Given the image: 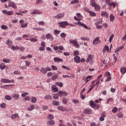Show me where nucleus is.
<instances>
[{
	"label": "nucleus",
	"instance_id": "bf43d9fd",
	"mask_svg": "<svg viewBox=\"0 0 126 126\" xmlns=\"http://www.w3.org/2000/svg\"><path fill=\"white\" fill-rule=\"evenodd\" d=\"M45 49H46V48L44 46L40 47L39 48V51H45Z\"/></svg>",
	"mask_w": 126,
	"mask_h": 126
},
{
	"label": "nucleus",
	"instance_id": "a211bd4d",
	"mask_svg": "<svg viewBox=\"0 0 126 126\" xmlns=\"http://www.w3.org/2000/svg\"><path fill=\"white\" fill-rule=\"evenodd\" d=\"M92 59H93L92 55H89L88 57L87 58V59L86 61V63H89L90 61H92Z\"/></svg>",
	"mask_w": 126,
	"mask_h": 126
},
{
	"label": "nucleus",
	"instance_id": "603ef678",
	"mask_svg": "<svg viewBox=\"0 0 126 126\" xmlns=\"http://www.w3.org/2000/svg\"><path fill=\"white\" fill-rule=\"evenodd\" d=\"M51 67H52L53 70H57L58 69V67H57V66H56L54 65H52L51 66Z\"/></svg>",
	"mask_w": 126,
	"mask_h": 126
},
{
	"label": "nucleus",
	"instance_id": "393cba45",
	"mask_svg": "<svg viewBox=\"0 0 126 126\" xmlns=\"http://www.w3.org/2000/svg\"><path fill=\"white\" fill-rule=\"evenodd\" d=\"M94 7V9L95 10H96V11H99V10H100V5H99L98 4H96V5H95Z\"/></svg>",
	"mask_w": 126,
	"mask_h": 126
},
{
	"label": "nucleus",
	"instance_id": "a19ab883",
	"mask_svg": "<svg viewBox=\"0 0 126 126\" xmlns=\"http://www.w3.org/2000/svg\"><path fill=\"white\" fill-rule=\"evenodd\" d=\"M26 66H29L31 64V63L29 61H26L25 62Z\"/></svg>",
	"mask_w": 126,
	"mask_h": 126
},
{
	"label": "nucleus",
	"instance_id": "7c9ffc66",
	"mask_svg": "<svg viewBox=\"0 0 126 126\" xmlns=\"http://www.w3.org/2000/svg\"><path fill=\"white\" fill-rule=\"evenodd\" d=\"M95 25L97 29H102V28L103 27V26H102V25H99V24H98V23H95Z\"/></svg>",
	"mask_w": 126,
	"mask_h": 126
},
{
	"label": "nucleus",
	"instance_id": "f3484780",
	"mask_svg": "<svg viewBox=\"0 0 126 126\" xmlns=\"http://www.w3.org/2000/svg\"><path fill=\"white\" fill-rule=\"evenodd\" d=\"M90 4L92 7H94L97 4V3H96V1L90 0Z\"/></svg>",
	"mask_w": 126,
	"mask_h": 126
},
{
	"label": "nucleus",
	"instance_id": "052dcab7",
	"mask_svg": "<svg viewBox=\"0 0 126 126\" xmlns=\"http://www.w3.org/2000/svg\"><path fill=\"white\" fill-rule=\"evenodd\" d=\"M114 38V34H112L109 38V42H110V43H111L112 42V40H113Z\"/></svg>",
	"mask_w": 126,
	"mask_h": 126
},
{
	"label": "nucleus",
	"instance_id": "c85d7f7f",
	"mask_svg": "<svg viewBox=\"0 0 126 126\" xmlns=\"http://www.w3.org/2000/svg\"><path fill=\"white\" fill-rule=\"evenodd\" d=\"M6 44L9 46H10L12 44V41H11L10 39H8L6 42Z\"/></svg>",
	"mask_w": 126,
	"mask_h": 126
},
{
	"label": "nucleus",
	"instance_id": "4468645a",
	"mask_svg": "<svg viewBox=\"0 0 126 126\" xmlns=\"http://www.w3.org/2000/svg\"><path fill=\"white\" fill-rule=\"evenodd\" d=\"M107 51L109 53V46L108 45H105L102 50L103 53L105 54Z\"/></svg>",
	"mask_w": 126,
	"mask_h": 126
},
{
	"label": "nucleus",
	"instance_id": "49530a36",
	"mask_svg": "<svg viewBox=\"0 0 126 126\" xmlns=\"http://www.w3.org/2000/svg\"><path fill=\"white\" fill-rule=\"evenodd\" d=\"M29 40L31 42H38V39L34 38H31Z\"/></svg>",
	"mask_w": 126,
	"mask_h": 126
},
{
	"label": "nucleus",
	"instance_id": "79ce46f5",
	"mask_svg": "<svg viewBox=\"0 0 126 126\" xmlns=\"http://www.w3.org/2000/svg\"><path fill=\"white\" fill-rule=\"evenodd\" d=\"M81 39L83 41H89V38H87L86 37H81Z\"/></svg>",
	"mask_w": 126,
	"mask_h": 126
},
{
	"label": "nucleus",
	"instance_id": "cd10ccee",
	"mask_svg": "<svg viewBox=\"0 0 126 126\" xmlns=\"http://www.w3.org/2000/svg\"><path fill=\"white\" fill-rule=\"evenodd\" d=\"M53 105L54 106H59L60 105V102L54 100L52 102Z\"/></svg>",
	"mask_w": 126,
	"mask_h": 126
},
{
	"label": "nucleus",
	"instance_id": "473e14b6",
	"mask_svg": "<svg viewBox=\"0 0 126 126\" xmlns=\"http://www.w3.org/2000/svg\"><path fill=\"white\" fill-rule=\"evenodd\" d=\"M56 84L57 86H60V87H63V84L62 82H57Z\"/></svg>",
	"mask_w": 126,
	"mask_h": 126
},
{
	"label": "nucleus",
	"instance_id": "6ab92c4d",
	"mask_svg": "<svg viewBox=\"0 0 126 126\" xmlns=\"http://www.w3.org/2000/svg\"><path fill=\"white\" fill-rule=\"evenodd\" d=\"M115 21V16H114V15L113 14H111L110 15V21L111 22H113Z\"/></svg>",
	"mask_w": 126,
	"mask_h": 126
},
{
	"label": "nucleus",
	"instance_id": "4d7b16f0",
	"mask_svg": "<svg viewBox=\"0 0 126 126\" xmlns=\"http://www.w3.org/2000/svg\"><path fill=\"white\" fill-rule=\"evenodd\" d=\"M42 2H43L42 0H37L36 1V4H39L40 3H42Z\"/></svg>",
	"mask_w": 126,
	"mask_h": 126
},
{
	"label": "nucleus",
	"instance_id": "a18cd8bd",
	"mask_svg": "<svg viewBox=\"0 0 126 126\" xmlns=\"http://www.w3.org/2000/svg\"><path fill=\"white\" fill-rule=\"evenodd\" d=\"M105 77H111V73L108 71L106 72L105 73Z\"/></svg>",
	"mask_w": 126,
	"mask_h": 126
},
{
	"label": "nucleus",
	"instance_id": "c756f323",
	"mask_svg": "<svg viewBox=\"0 0 126 126\" xmlns=\"http://www.w3.org/2000/svg\"><path fill=\"white\" fill-rule=\"evenodd\" d=\"M110 102H114V98H108L106 101V104H109Z\"/></svg>",
	"mask_w": 126,
	"mask_h": 126
},
{
	"label": "nucleus",
	"instance_id": "3c124183",
	"mask_svg": "<svg viewBox=\"0 0 126 126\" xmlns=\"http://www.w3.org/2000/svg\"><path fill=\"white\" fill-rule=\"evenodd\" d=\"M5 98L6 100H8V101L11 100V97H10L9 95H6Z\"/></svg>",
	"mask_w": 126,
	"mask_h": 126
},
{
	"label": "nucleus",
	"instance_id": "a878e982",
	"mask_svg": "<svg viewBox=\"0 0 126 126\" xmlns=\"http://www.w3.org/2000/svg\"><path fill=\"white\" fill-rule=\"evenodd\" d=\"M69 42L70 44H74V45H75V44H77V41L74 39H70Z\"/></svg>",
	"mask_w": 126,
	"mask_h": 126
},
{
	"label": "nucleus",
	"instance_id": "680f3d73",
	"mask_svg": "<svg viewBox=\"0 0 126 126\" xmlns=\"http://www.w3.org/2000/svg\"><path fill=\"white\" fill-rule=\"evenodd\" d=\"M21 27L22 28H25V27H27V24L25 23V24L21 25Z\"/></svg>",
	"mask_w": 126,
	"mask_h": 126
},
{
	"label": "nucleus",
	"instance_id": "bb28decb",
	"mask_svg": "<svg viewBox=\"0 0 126 126\" xmlns=\"http://www.w3.org/2000/svg\"><path fill=\"white\" fill-rule=\"evenodd\" d=\"M18 117H19V115H18V114H15L12 115L11 119H12V120H14L16 118H18Z\"/></svg>",
	"mask_w": 126,
	"mask_h": 126
},
{
	"label": "nucleus",
	"instance_id": "dca6fc26",
	"mask_svg": "<svg viewBox=\"0 0 126 126\" xmlns=\"http://www.w3.org/2000/svg\"><path fill=\"white\" fill-rule=\"evenodd\" d=\"M52 90L54 91V92H58L59 91V89L56 87V85H53L52 86Z\"/></svg>",
	"mask_w": 126,
	"mask_h": 126
},
{
	"label": "nucleus",
	"instance_id": "20e7f679",
	"mask_svg": "<svg viewBox=\"0 0 126 126\" xmlns=\"http://www.w3.org/2000/svg\"><path fill=\"white\" fill-rule=\"evenodd\" d=\"M58 94L60 97H63V96L65 97V96H67V93L66 92H63L62 91L58 92Z\"/></svg>",
	"mask_w": 126,
	"mask_h": 126
},
{
	"label": "nucleus",
	"instance_id": "c03bdc74",
	"mask_svg": "<svg viewBox=\"0 0 126 126\" xmlns=\"http://www.w3.org/2000/svg\"><path fill=\"white\" fill-rule=\"evenodd\" d=\"M0 68L1 69V70H3V69H4V68H5V65H4L3 64H1L0 65Z\"/></svg>",
	"mask_w": 126,
	"mask_h": 126
},
{
	"label": "nucleus",
	"instance_id": "13d9d810",
	"mask_svg": "<svg viewBox=\"0 0 126 126\" xmlns=\"http://www.w3.org/2000/svg\"><path fill=\"white\" fill-rule=\"evenodd\" d=\"M61 37H62V38H64V37H66V34L64 33V32H63L60 35Z\"/></svg>",
	"mask_w": 126,
	"mask_h": 126
},
{
	"label": "nucleus",
	"instance_id": "8fccbe9b",
	"mask_svg": "<svg viewBox=\"0 0 126 126\" xmlns=\"http://www.w3.org/2000/svg\"><path fill=\"white\" fill-rule=\"evenodd\" d=\"M59 111H64V109L63 108V107L59 106L58 108Z\"/></svg>",
	"mask_w": 126,
	"mask_h": 126
},
{
	"label": "nucleus",
	"instance_id": "6e6552de",
	"mask_svg": "<svg viewBox=\"0 0 126 126\" xmlns=\"http://www.w3.org/2000/svg\"><path fill=\"white\" fill-rule=\"evenodd\" d=\"M101 16H102L103 17H105V18H108V17H109V14L107 11H103L101 12Z\"/></svg>",
	"mask_w": 126,
	"mask_h": 126
},
{
	"label": "nucleus",
	"instance_id": "7ed1b4c3",
	"mask_svg": "<svg viewBox=\"0 0 126 126\" xmlns=\"http://www.w3.org/2000/svg\"><path fill=\"white\" fill-rule=\"evenodd\" d=\"M8 6L9 7H13L14 9H16V8H17V6H16L15 3L12 1H9Z\"/></svg>",
	"mask_w": 126,
	"mask_h": 126
},
{
	"label": "nucleus",
	"instance_id": "5701e85b",
	"mask_svg": "<svg viewBox=\"0 0 126 126\" xmlns=\"http://www.w3.org/2000/svg\"><path fill=\"white\" fill-rule=\"evenodd\" d=\"M47 126H53V125H55V121L52 120L49 121L47 123Z\"/></svg>",
	"mask_w": 126,
	"mask_h": 126
},
{
	"label": "nucleus",
	"instance_id": "6e6d98bb",
	"mask_svg": "<svg viewBox=\"0 0 126 126\" xmlns=\"http://www.w3.org/2000/svg\"><path fill=\"white\" fill-rule=\"evenodd\" d=\"M78 55H79V52H78V51H75L74 52V55L76 57V56H78Z\"/></svg>",
	"mask_w": 126,
	"mask_h": 126
},
{
	"label": "nucleus",
	"instance_id": "5fc2aeb1",
	"mask_svg": "<svg viewBox=\"0 0 126 126\" xmlns=\"http://www.w3.org/2000/svg\"><path fill=\"white\" fill-rule=\"evenodd\" d=\"M117 117L120 118L121 119L124 117V115L122 113H119L117 114Z\"/></svg>",
	"mask_w": 126,
	"mask_h": 126
},
{
	"label": "nucleus",
	"instance_id": "9b49d317",
	"mask_svg": "<svg viewBox=\"0 0 126 126\" xmlns=\"http://www.w3.org/2000/svg\"><path fill=\"white\" fill-rule=\"evenodd\" d=\"M46 37L47 40H50L51 41L54 40V37H53V36H52V35L50 33L46 34Z\"/></svg>",
	"mask_w": 126,
	"mask_h": 126
},
{
	"label": "nucleus",
	"instance_id": "774afa93",
	"mask_svg": "<svg viewBox=\"0 0 126 126\" xmlns=\"http://www.w3.org/2000/svg\"><path fill=\"white\" fill-rule=\"evenodd\" d=\"M84 114L88 115V114H91V111H84Z\"/></svg>",
	"mask_w": 126,
	"mask_h": 126
},
{
	"label": "nucleus",
	"instance_id": "39448f33",
	"mask_svg": "<svg viewBox=\"0 0 126 126\" xmlns=\"http://www.w3.org/2000/svg\"><path fill=\"white\" fill-rule=\"evenodd\" d=\"M64 16V13H61L57 14L56 16L54 17L53 18H56V19H61Z\"/></svg>",
	"mask_w": 126,
	"mask_h": 126
},
{
	"label": "nucleus",
	"instance_id": "412c9836",
	"mask_svg": "<svg viewBox=\"0 0 126 126\" xmlns=\"http://www.w3.org/2000/svg\"><path fill=\"white\" fill-rule=\"evenodd\" d=\"M40 72H42V73H43V74H45L47 73V71L46 69L44 68V67H42L40 69Z\"/></svg>",
	"mask_w": 126,
	"mask_h": 126
},
{
	"label": "nucleus",
	"instance_id": "864d4df0",
	"mask_svg": "<svg viewBox=\"0 0 126 126\" xmlns=\"http://www.w3.org/2000/svg\"><path fill=\"white\" fill-rule=\"evenodd\" d=\"M61 33V31H58V30H55L54 31V33L55 35H57V34H59Z\"/></svg>",
	"mask_w": 126,
	"mask_h": 126
},
{
	"label": "nucleus",
	"instance_id": "72a5a7b5",
	"mask_svg": "<svg viewBox=\"0 0 126 126\" xmlns=\"http://www.w3.org/2000/svg\"><path fill=\"white\" fill-rule=\"evenodd\" d=\"M34 105H31L28 108V111H32V110H34Z\"/></svg>",
	"mask_w": 126,
	"mask_h": 126
},
{
	"label": "nucleus",
	"instance_id": "69168bd1",
	"mask_svg": "<svg viewBox=\"0 0 126 126\" xmlns=\"http://www.w3.org/2000/svg\"><path fill=\"white\" fill-rule=\"evenodd\" d=\"M90 126H97V125H96L95 122H92L90 123Z\"/></svg>",
	"mask_w": 126,
	"mask_h": 126
},
{
	"label": "nucleus",
	"instance_id": "4c0bfd02",
	"mask_svg": "<svg viewBox=\"0 0 126 126\" xmlns=\"http://www.w3.org/2000/svg\"><path fill=\"white\" fill-rule=\"evenodd\" d=\"M58 78V75L55 74L52 77L51 79L52 80L55 81L56 79Z\"/></svg>",
	"mask_w": 126,
	"mask_h": 126
},
{
	"label": "nucleus",
	"instance_id": "4be33fe9",
	"mask_svg": "<svg viewBox=\"0 0 126 126\" xmlns=\"http://www.w3.org/2000/svg\"><path fill=\"white\" fill-rule=\"evenodd\" d=\"M120 71L121 72H122V73L125 74V73H126V68L125 67H122L120 69Z\"/></svg>",
	"mask_w": 126,
	"mask_h": 126
},
{
	"label": "nucleus",
	"instance_id": "de8ad7c7",
	"mask_svg": "<svg viewBox=\"0 0 126 126\" xmlns=\"http://www.w3.org/2000/svg\"><path fill=\"white\" fill-rule=\"evenodd\" d=\"M1 29H4V30H6V29H7L8 27H7V26H6L4 25H2L1 26Z\"/></svg>",
	"mask_w": 126,
	"mask_h": 126
},
{
	"label": "nucleus",
	"instance_id": "ea45409f",
	"mask_svg": "<svg viewBox=\"0 0 126 126\" xmlns=\"http://www.w3.org/2000/svg\"><path fill=\"white\" fill-rule=\"evenodd\" d=\"M47 118L51 121V120H53V119H54V115L50 114L47 116Z\"/></svg>",
	"mask_w": 126,
	"mask_h": 126
},
{
	"label": "nucleus",
	"instance_id": "423d86ee",
	"mask_svg": "<svg viewBox=\"0 0 126 126\" xmlns=\"http://www.w3.org/2000/svg\"><path fill=\"white\" fill-rule=\"evenodd\" d=\"M2 12L3 13V14H7V15H13V11H8L7 10H3L2 11Z\"/></svg>",
	"mask_w": 126,
	"mask_h": 126
},
{
	"label": "nucleus",
	"instance_id": "f03ea898",
	"mask_svg": "<svg viewBox=\"0 0 126 126\" xmlns=\"http://www.w3.org/2000/svg\"><path fill=\"white\" fill-rule=\"evenodd\" d=\"M90 105L92 108H94L95 110H98L99 108H100V106L99 104H96L94 101L91 100L89 102Z\"/></svg>",
	"mask_w": 126,
	"mask_h": 126
},
{
	"label": "nucleus",
	"instance_id": "9d476101",
	"mask_svg": "<svg viewBox=\"0 0 126 126\" xmlns=\"http://www.w3.org/2000/svg\"><path fill=\"white\" fill-rule=\"evenodd\" d=\"M77 24L80 25V26H82V27H84V28H85V29H88V30H89V28H88L86 24L82 23V22H78Z\"/></svg>",
	"mask_w": 126,
	"mask_h": 126
},
{
	"label": "nucleus",
	"instance_id": "aec40b11",
	"mask_svg": "<svg viewBox=\"0 0 126 126\" xmlns=\"http://www.w3.org/2000/svg\"><path fill=\"white\" fill-rule=\"evenodd\" d=\"M12 97L14 98L15 100H17L18 99V98H19V94H14L12 95Z\"/></svg>",
	"mask_w": 126,
	"mask_h": 126
},
{
	"label": "nucleus",
	"instance_id": "f257e3e1",
	"mask_svg": "<svg viewBox=\"0 0 126 126\" xmlns=\"http://www.w3.org/2000/svg\"><path fill=\"white\" fill-rule=\"evenodd\" d=\"M59 27H62V28H65L67 25H69L70 26L73 27L74 26L72 24H69L67 21L61 22L58 23Z\"/></svg>",
	"mask_w": 126,
	"mask_h": 126
},
{
	"label": "nucleus",
	"instance_id": "e433bc0d",
	"mask_svg": "<svg viewBox=\"0 0 126 126\" xmlns=\"http://www.w3.org/2000/svg\"><path fill=\"white\" fill-rule=\"evenodd\" d=\"M59 94H54L53 95V97L54 98V99H55V100H57V99H59Z\"/></svg>",
	"mask_w": 126,
	"mask_h": 126
},
{
	"label": "nucleus",
	"instance_id": "58836bf2",
	"mask_svg": "<svg viewBox=\"0 0 126 126\" xmlns=\"http://www.w3.org/2000/svg\"><path fill=\"white\" fill-rule=\"evenodd\" d=\"M46 99H47V100H51L52 99V96H51L50 94L46 95L45 96Z\"/></svg>",
	"mask_w": 126,
	"mask_h": 126
},
{
	"label": "nucleus",
	"instance_id": "37998d69",
	"mask_svg": "<svg viewBox=\"0 0 126 126\" xmlns=\"http://www.w3.org/2000/svg\"><path fill=\"white\" fill-rule=\"evenodd\" d=\"M0 106L2 109H4V108H5V107L6 106V104L5 103H2L0 104Z\"/></svg>",
	"mask_w": 126,
	"mask_h": 126
},
{
	"label": "nucleus",
	"instance_id": "09e8293b",
	"mask_svg": "<svg viewBox=\"0 0 126 126\" xmlns=\"http://www.w3.org/2000/svg\"><path fill=\"white\" fill-rule=\"evenodd\" d=\"M10 85H5L3 86H1L0 87V88H1L2 89H5V87H9Z\"/></svg>",
	"mask_w": 126,
	"mask_h": 126
},
{
	"label": "nucleus",
	"instance_id": "0e129e2a",
	"mask_svg": "<svg viewBox=\"0 0 126 126\" xmlns=\"http://www.w3.org/2000/svg\"><path fill=\"white\" fill-rule=\"evenodd\" d=\"M28 94H29L28 93H24L22 94V97H25V96L28 95Z\"/></svg>",
	"mask_w": 126,
	"mask_h": 126
},
{
	"label": "nucleus",
	"instance_id": "e2e57ef3",
	"mask_svg": "<svg viewBox=\"0 0 126 126\" xmlns=\"http://www.w3.org/2000/svg\"><path fill=\"white\" fill-rule=\"evenodd\" d=\"M72 102L74 103V104H77L78 103L79 101L76 99H72Z\"/></svg>",
	"mask_w": 126,
	"mask_h": 126
},
{
	"label": "nucleus",
	"instance_id": "c9c22d12",
	"mask_svg": "<svg viewBox=\"0 0 126 126\" xmlns=\"http://www.w3.org/2000/svg\"><path fill=\"white\" fill-rule=\"evenodd\" d=\"M96 82L95 83V86H96V88L99 87V84H100V79L95 80Z\"/></svg>",
	"mask_w": 126,
	"mask_h": 126
},
{
	"label": "nucleus",
	"instance_id": "ddd939ff",
	"mask_svg": "<svg viewBox=\"0 0 126 126\" xmlns=\"http://www.w3.org/2000/svg\"><path fill=\"white\" fill-rule=\"evenodd\" d=\"M1 82L3 83H11V81L9 79H7L5 78H3L1 80Z\"/></svg>",
	"mask_w": 126,
	"mask_h": 126
},
{
	"label": "nucleus",
	"instance_id": "1a4fd4ad",
	"mask_svg": "<svg viewBox=\"0 0 126 126\" xmlns=\"http://www.w3.org/2000/svg\"><path fill=\"white\" fill-rule=\"evenodd\" d=\"M101 43L100 42V39H99V37H96L93 41V45H98V44H100Z\"/></svg>",
	"mask_w": 126,
	"mask_h": 126
},
{
	"label": "nucleus",
	"instance_id": "2f4dec72",
	"mask_svg": "<svg viewBox=\"0 0 126 126\" xmlns=\"http://www.w3.org/2000/svg\"><path fill=\"white\" fill-rule=\"evenodd\" d=\"M37 101V98L34 96L32 97V103H35Z\"/></svg>",
	"mask_w": 126,
	"mask_h": 126
},
{
	"label": "nucleus",
	"instance_id": "f704fd0d",
	"mask_svg": "<svg viewBox=\"0 0 126 126\" xmlns=\"http://www.w3.org/2000/svg\"><path fill=\"white\" fill-rule=\"evenodd\" d=\"M3 63H8L10 62H11V60H10V59H3Z\"/></svg>",
	"mask_w": 126,
	"mask_h": 126
},
{
	"label": "nucleus",
	"instance_id": "0eeeda50",
	"mask_svg": "<svg viewBox=\"0 0 126 126\" xmlns=\"http://www.w3.org/2000/svg\"><path fill=\"white\" fill-rule=\"evenodd\" d=\"M42 12L38 9H34L32 12H31V14L34 15V14H41Z\"/></svg>",
	"mask_w": 126,
	"mask_h": 126
},
{
	"label": "nucleus",
	"instance_id": "f8f14e48",
	"mask_svg": "<svg viewBox=\"0 0 126 126\" xmlns=\"http://www.w3.org/2000/svg\"><path fill=\"white\" fill-rule=\"evenodd\" d=\"M75 63H80V57L78 56H76L74 58Z\"/></svg>",
	"mask_w": 126,
	"mask_h": 126
},
{
	"label": "nucleus",
	"instance_id": "338daca9",
	"mask_svg": "<svg viewBox=\"0 0 126 126\" xmlns=\"http://www.w3.org/2000/svg\"><path fill=\"white\" fill-rule=\"evenodd\" d=\"M42 109L44 110H48V106H47L46 105H43V106H42Z\"/></svg>",
	"mask_w": 126,
	"mask_h": 126
},
{
	"label": "nucleus",
	"instance_id": "2eb2a0df",
	"mask_svg": "<svg viewBox=\"0 0 126 126\" xmlns=\"http://www.w3.org/2000/svg\"><path fill=\"white\" fill-rule=\"evenodd\" d=\"M54 61L55 63H60V62H63V60L61 58H54Z\"/></svg>",
	"mask_w": 126,
	"mask_h": 126
},
{
	"label": "nucleus",
	"instance_id": "b1692460",
	"mask_svg": "<svg viewBox=\"0 0 126 126\" xmlns=\"http://www.w3.org/2000/svg\"><path fill=\"white\" fill-rule=\"evenodd\" d=\"M89 13L91 16H93V17H95V16H96V14L94 12L89 11Z\"/></svg>",
	"mask_w": 126,
	"mask_h": 126
}]
</instances>
